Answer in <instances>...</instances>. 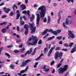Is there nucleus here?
I'll return each mask as SVG.
<instances>
[{
	"mask_svg": "<svg viewBox=\"0 0 76 76\" xmlns=\"http://www.w3.org/2000/svg\"><path fill=\"white\" fill-rule=\"evenodd\" d=\"M39 10H41L40 12V18H44L45 15V13H46V7H45L44 5H43L38 9Z\"/></svg>",
	"mask_w": 76,
	"mask_h": 76,
	"instance_id": "nucleus-1",
	"label": "nucleus"
},
{
	"mask_svg": "<svg viewBox=\"0 0 76 76\" xmlns=\"http://www.w3.org/2000/svg\"><path fill=\"white\" fill-rule=\"evenodd\" d=\"M68 65H64L63 68L60 67L58 69V72L60 74L64 73L65 72H66L67 69H68Z\"/></svg>",
	"mask_w": 76,
	"mask_h": 76,
	"instance_id": "nucleus-2",
	"label": "nucleus"
},
{
	"mask_svg": "<svg viewBox=\"0 0 76 76\" xmlns=\"http://www.w3.org/2000/svg\"><path fill=\"white\" fill-rule=\"evenodd\" d=\"M31 38L33 41H34L33 42V43H29L28 45H31L32 46H34V45H37V42L38 40L37 39V37L36 36H34V35H32L31 36Z\"/></svg>",
	"mask_w": 76,
	"mask_h": 76,
	"instance_id": "nucleus-3",
	"label": "nucleus"
},
{
	"mask_svg": "<svg viewBox=\"0 0 76 76\" xmlns=\"http://www.w3.org/2000/svg\"><path fill=\"white\" fill-rule=\"evenodd\" d=\"M63 52H61L59 53L58 51H57L55 53V56L54 58L56 60H57L59 57V59H61L62 58V56H63Z\"/></svg>",
	"mask_w": 76,
	"mask_h": 76,
	"instance_id": "nucleus-4",
	"label": "nucleus"
},
{
	"mask_svg": "<svg viewBox=\"0 0 76 76\" xmlns=\"http://www.w3.org/2000/svg\"><path fill=\"white\" fill-rule=\"evenodd\" d=\"M40 20V15L39 14H37L36 26L37 28H39V21Z\"/></svg>",
	"mask_w": 76,
	"mask_h": 76,
	"instance_id": "nucleus-5",
	"label": "nucleus"
},
{
	"mask_svg": "<svg viewBox=\"0 0 76 76\" xmlns=\"http://www.w3.org/2000/svg\"><path fill=\"white\" fill-rule=\"evenodd\" d=\"M31 61V60L30 59H27L25 61L23 62L22 63V64L20 65V67H26V66L27 64H28V63H29Z\"/></svg>",
	"mask_w": 76,
	"mask_h": 76,
	"instance_id": "nucleus-6",
	"label": "nucleus"
},
{
	"mask_svg": "<svg viewBox=\"0 0 76 76\" xmlns=\"http://www.w3.org/2000/svg\"><path fill=\"white\" fill-rule=\"evenodd\" d=\"M29 25L30 28V29L31 30V32H32V33H35L36 32V27H34V28L33 24L31 23H29Z\"/></svg>",
	"mask_w": 76,
	"mask_h": 76,
	"instance_id": "nucleus-7",
	"label": "nucleus"
},
{
	"mask_svg": "<svg viewBox=\"0 0 76 76\" xmlns=\"http://www.w3.org/2000/svg\"><path fill=\"white\" fill-rule=\"evenodd\" d=\"M28 24H25L24 26V29H26V30L25 32V35H26L28 33Z\"/></svg>",
	"mask_w": 76,
	"mask_h": 76,
	"instance_id": "nucleus-8",
	"label": "nucleus"
},
{
	"mask_svg": "<svg viewBox=\"0 0 76 76\" xmlns=\"http://www.w3.org/2000/svg\"><path fill=\"white\" fill-rule=\"evenodd\" d=\"M69 23V24H72L73 23V21L71 20H69L68 18H67L66 20L65 24L66 25H68Z\"/></svg>",
	"mask_w": 76,
	"mask_h": 76,
	"instance_id": "nucleus-9",
	"label": "nucleus"
},
{
	"mask_svg": "<svg viewBox=\"0 0 76 76\" xmlns=\"http://www.w3.org/2000/svg\"><path fill=\"white\" fill-rule=\"evenodd\" d=\"M55 47L56 46H54L53 47H52V48H51L48 54V57H50V55H51V54L52 52L53 51V50H54V49H55Z\"/></svg>",
	"mask_w": 76,
	"mask_h": 76,
	"instance_id": "nucleus-10",
	"label": "nucleus"
},
{
	"mask_svg": "<svg viewBox=\"0 0 76 76\" xmlns=\"http://www.w3.org/2000/svg\"><path fill=\"white\" fill-rule=\"evenodd\" d=\"M68 32H69L68 35L69 36H70L71 38H75V36H74V35L72 33V31L70 30H68Z\"/></svg>",
	"mask_w": 76,
	"mask_h": 76,
	"instance_id": "nucleus-11",
	"label": "nucleus"
},
{
	"mask_svg": "<svg viewBox=\"0 0 76 76\" xmlns=\"http://www.w3.org/2000/svg\"><path fill=\"white\" fill-rule=\"evenodd\" d=\"M4 12L6 13H9L10 11L11 10L7 8L6 7H4Z\"/></svg>",
	"mask_w": 76,
	"mask_h": 76,
	"instance_id": "nucleus-12",
	"label": "nucleus"
},
{
	"mask_svg": "<svg viewBox=\"0 0 76 76\" xmlns=\"http://www.w3.org/2000/svg\"><path fill=\"white\" fill-rule=\"evenodd\" d=\"M49 32H51V33H53L54 34V35H57L58 33L56 31H54L52 29H50L48 31Z\"/></svg>",
	"mask_w": 76,
	"mask_h": 76,
	"instance_id": "nucleus-13",
	"label": "nucleus"
},
{
	"mask_svg": "<svg viewBox=\"0 0 76 76\" xmlns=\"http://www.w3.org/2000/svg\"><path fill=\"white\" fill-rule=\"evenodd\" d=\"M49 30H48V29H45L44 32H42V35H45V34H47Z\"/></svg>",
	"mask_w": 76,
	"mask_h": 76,
	"instance_id": "nucleus-14",
	"label": "nucleus"
},
{
	"mask_svg": "<svg viewBox=\"0 0 76 76\" xmlns=\"http://www.w3.org/2000/svg\"><path fill=\"white\" fill-rule=\"evenodd\" d=\"M20 7L22 9V10H25L26 9V5L24 4H22L20 5Z\"/></svg>",
	"mask_w": 76,
	"mask_h": 76,
	"instance_id": "nucleus-15",
	"label": "nucleus"
},
{
	"mask_svg": "<svg viewBox=\"0 0 76 76\" xmlns=\"http://www.w3.org/2000/svg\"><path fill=\"white\" fill-rule=\"evenodd\" d=\"M25 72L24 70H22L20 72V73H18V75L19 76H21L22 75V73H24Z\"/></svg>",
	"mask_w": 76,
	"mask_h": 76,
	"instance_id": "nucleus-16",
	"label": "nucleus"
},
{
	"mask_svg": "<svg viewBox=\"0 0 76 76\" xmlns=\"http://www.w3.org/2000/svg\"><path fill=\"white\" fill-rule=\"evenodd\" d=\"M30 54H31V53L29 52V50H28L26 53H25V56H27V54H28V55H29Z\"/></svg>",
	"mask_w": 76,
	"mask_h": 76,
	"instance_id": "nucleus-17",
	"label": "nucleus"
},
{
	"mask_svg": "<svg viewBox=\"0 0 76 76\" xmlns=\"http://www.w3.org/2000/svg\"><path fill=\"white\" fill-rule=\"evenodd\" d=\"M10 68L12 69H15V66L12 64H11V65L10 66Z\"/></svg>",
	"mask_w": 76,
	"mask_h": 76,
	"instance_id": "nucleus-18",
	"label": "nucleus"
},
{
	"mask_svg": "<svg viewBox=\"0 0 76 76\" xmlns=\"http://www.w3.org/2000/svg\"><path fill=\"white\" fill-rule=\"evenodd\" d=\"M37 50V48H36L34 50V52L31 53V55L33 56L35 54V52H36V50Z\"/></svg>",
	"mask_w": 76,
	"mask_h": 76,
	"instance_id": "nucleus-19",
	"label": "nucleus"
},
{
	"mask_svg": "<svg viewBox=\"0 0 76 76\" xmlns=\"http://www.w3.org/2000/svg\"><path fill=\"white\" fill-rule=\"evenodd\" d=\"M76 48H73L71 51V53H74V52H75V51H76Z\"/></svg>",
	"mask_w": 76,
	"mask_h": 76,
	"instance_id": "nucleus-20",
	"label": "nucleus"
},
{
	"mask_svg": "<svg viewBox=\"0 0 76 76\" xmlns=\"http://www.w3.org/2000/svg\"><path fill=\"white\" fill-rule=\"evenodd\" d=\"M20 25L21 26H22V25L23 26L24 25V24H25V22L23 21H21L20 22Z\"/></svg>",
	"mask_w": 76,
	"mask_h": 76,
	"instance_id": "nucleus-21",
	"label": "nucleus"
},
{
	"mask_svg": "<svg viewBox=\"0 0 76 76\" xmlns=\"http://www.w3.org/2000/svg\"><path fill=\"white\" fill-rule=\"evenodd\" d=\"M20 14H17L16 19H17V20H18V19H19V17H20Z\"/></svg>",
	"mask_w": 76,
	"mask_h": 76,
	"instance_id": "nucleus-22",
	"label": "nucleus"
},
{
	"mask_svg": "<svg viewBox=\"0 0 76 76\" xmlns=\"http://www.w3.org/2000/svg\"><path fill=\"white\" fill-rule=\"evenodd\" d=\"M60 47H57L55 49L56 51H60Z\"/></svg>",
	"mask_w": 76,
	"mask_h": 76,
	"instance_id": "nucleus-23",
	"label": "nucleus"
},
{
	"mask_svg": "<svg viewBox=\"0 0 76 76\" xmlns=\"http://www.w3.org/2000/svg\"><path fill=\"white\" fill-rule=\"evenodd\" d=\"M73 44H74V43L73 42H71L70 43H69V47L70 48H71V47L73 46Z\"/></svg>",
	"mask_w": 76,
	"mask_h": 76,
	"instance_id": "nucleus-24",
	"label": "nucleus"
},
{
	"mask_svg": "<svg viewBox=\"0 0 76 76\" xmlns=\"http://www.w3.org/2000/svg\"><path fill=\"white\" fill-rule=\"evenodd\" d=\"M38 62H36L35 63V65L34 66V68H37V65H38Z\"/></svg>",
	"mask_w": 76,
	"mask_h": 76,
	"instance_id": "nucleus-25",
	"label": "nucleus"
},
{
	"mask_svg": "<svg viewBox=\"0 0 76 76\" xmlns=\"http://www.w3.org/2000/svg\"><path fill=\"white\" fill-rule=\"evenodd\" d=\"M1 31L2 33H5L6 32V29H3L1 30Z\"/></svg>",
	"mask_w": 76,
	"mask_h": 76,
	"instance_id": "nucleus-26",
	"label": "nucleus"
},
{
	"mask_svg": "<svg viewBox=\"0 0 76 76\" xmlns=\"http://www.w3.org/2000/svg\"><path fill=\"white\" fill-rule=\"evenodd\" d=\"M63 26L64 28H65V29H67V27L66 26V25H65V23H64V22L63 23Z\"/></svg>",
	"mask_w": 76,
	"mask_h": 76,
	"instance_id": "nucleus-27",
	"label": "nucleus"
},
{
	"mask_svg": "<svg viewBox=\"0 0 76 76\" xmlns=\"http://www.w3.org/2000/svg\"><path fill=\"white\" fill-rule=\"evenodd\" d=\"M25 48H23V49L21 50V53H23V52L25 51Z\"/></svg>",
	"mask_w": 76,
	"mask_h": 76,
	"instance_id": "nucleus-28",
	"label": "nucleus"
},
{
	"mask_svg": "<svg viewBox=\"0 0 76 76\" xmlns=\"http://www.w3.org/2000/svg\"><path fill=\"white\" fill-rule=\"evenodd\" d=\"M14 52L15 53H19V51L18 50H15L14 51Z\"/></svg>",
	"mask_w": 76,
	"mask_h": 76,
	"instance_id": "nucleus-29",
	"label": "nucleus"
},
{
	"mask_svg": "<svg viewBox=\"0 0 76 76\" xmlns=\"http://www.w3.org/2000/svg\"><path fill=\"white\" fill-rule=\"evenodd\" d=\"M64 45L66 47H69V44H67V43L64 44Z\"/></svg>",
	"mask_w": 76,
	"mask_h": 76,
	"instance_id": "nucleus-30",
	"label": "nucleus"
},
{
	"mask_svg": "<svg viewBox=\"0 0 76 76\" xmlns=\"http://www.w3.org/2000/svg\"><path fill=\"white\" fill-rule=\"evenodd\" d=\"M61 36H58L56 37V39H59V40H60L61 39Z\"/></svg>",
	"mask_w": 76,
	"mask_h": 76,
	"instance_id": "nucleus-31",
	"label": "nucleus"
},
{
	"mask_svg": "<svg viewBox=\"0 0 76 76\" xmlns=\"http://www.w3.org/2000/svg\"><path fill=\"white\" fill-rule=\"evenodd\" d=\"M3 49V47H2L0 48V54H1V52H2V50Z\"/></svg>",
	"mask_w": 76,
	"mask_h": 76,
	"instance_id": "nucleus-32",
	"label": "nucleus"
},
{
	"mask_svg": "<svg viewBox=\"0 0 76 76\" xmlns=\"http://www.w3.org/2000/svg\"><path fill=\"white\" fill-rule=\"evenodd\" d=\"M61 63H59L58 64V65L57 66V68H59L61 66Z\"/></svg>",
	"mask_w": 76,
	"mask_h": 76,
	"instance_id": "nucleus-33",
	"label": "nucleus"
},
{
	"mask_svg": "<svg viewBox=\"0 0 76 76\" xmlns=\"http://www.w3.org/2000/svg\"><path fill=\"white\" fill-rule=\"evenodd\" d=\"M56 32H57V33H61V30L58 29L56 31Z\"/></svg>",
	"mask_w": 76,
	"mask_h": 76,
	"instance_id": "nucleus-34",
	"label": "nucleus"
},
{
	"mask_svg": "<svg viewBox=\"0 0 76 76\" xmlns=\"http://www.w3.org/2000/svg\"><path fill=\"white\" fill-rule=\"evenodd\" d=\"M13 6H12V9H13V10H14V11H15V7L16 6V4H13Z\"/></svg>",
	"mask_w": 76,
	"mask_h": 76,
	"instance_id": "nucleus-35",
	"label": "nucleus"
},
{
	"mask_svg": "<svg viewBox=\"0 0 76 76\" xmlns=\"http://www.w3.org/2000/svg\"><path fill=\"white\" fill-rule=\"evenodd\" d=\"M67 1L68 3H70V1H71L72 3H73L74 2V1L73 0H66Z\"/></svg>",
	"mask_w": 76,
	"mask_h": 76,
	"instance_id": "nucleus-36",
	"label": "nucleus"
},
{
	"mask_svg": "<svg viewBox=\"0 0 76 76\" xmlns=\"http://www.w3.org/2000/svg\"><path fill=\"white\" fill-rule=\"evenodd\" d=\"M48 51V48H45L44 49V53H46V51Z\"/></svg>",
	"mask_w": 76,
	"mask_h": 76,
	"instance_id": "nucleus-37",
	"label": "nucleus"
},
{
	"mask_svg": "<svg viewBox=\"0 0 76 76\" xmlns=\"http://www.w3.org/2000/svg\"><path fill=\"white\" fill-rule=\"evenodd\" d=\"M55 63V61H53L52 62H51L50 65L51 66H53L54 64Z\"/></svg>",
	"mask_w": 76,
	"mask_h": 76,
	"instance_id": "nucleus-38",
	"label": "nucleus"
},
{
	"mask_svg": "<svg viewBox=\"0 0 76 76\" xmlns=\"http://www.w3.org/2000/svg\"><path fill=\"white\" fill-rule=\"evenodd\" d=\"M46 22H47V18H46V17H45L43 20V22H44V23H45Z\"/></svg>",
	"mask_w": 76,
	"mask_h": 76,
	"instance_id": "nucleus-39",
	"label": "nucleus"
},
{
	"mask_svg": "<svg viewBox=\"0 0 76 76\" xmlns=\"http://www.w3.org/2000/svg\"><path fill=\"white\" fill-rule=\"evenodd\" d=\"M39 44H42V40L40 39L38 42Z\"/></svg>",
	"mask_w": 76,
	"mask_h": 76,
	"instance_id": "nucleus-40",
	"label": "nucleus"
},
{
	"mask_svg": "<svg viewBox=\"0 0 76 76\" xmlns=\"http://www.w3.org/2000/svg\"><path fill=\"white\" fill-rule=\"evenodd\" d=\"M60 19H61V18H58V19L57 20V22L58 23H60Z\"/></svg>",
	"mask_w": 76,
	"mask_h": 76,
	"instance_id": "nucleus-41",
	"label": "nucleus"
},
{
	"mask_svg": "<svg viewBox=\"0 0 76 76\" xmlns=\"http://www.w3.org/2000/svg\"><path fill=\"white\" fill-rule=\"evenodd\" d=\"M62 51H67V49H63L62 50Z\"/></svg>",
	"mask_w": 76,
	"mask_h": 76,
	"instance_id": "nucleus-42",
	"label": "nucleus"
},
{
	"mask_svg": "<svg viewBox=\"0 0 76 76\" xmlns=\"http://www.w3.org/2000/svg\"><path fill=\"white\" fill-rule=\"evenodd\" d=\"M9 15L10 16H12L13 15V11H11V13H10Z\"/></svg>",
	"mask_w": 76,
	"mask_h": 76,
	"instance_id": "nucleus-43",
	"label": "nucleus"
},
{
	"mask_svg": "<svg viewBox=\"0 0 76 76\" xmlns=\"http://www.w3.org/2000/svg\"><path fill=\"white\" fill-rule=\"evenodd\" d=\"M52 39H53V38L51 37L48 39L47 40V41H51V40H52Z\"/></svg>",
	"mask_w": 76,
	"mask_h": 76,
	"instance_id": "nucleus-44",
	"label": "nucleus"
},
{
	"mask_svg": "<svg viewBox=\"0 0 76 76\" xmlns=\"http://www.w3.org/2000/svg\"><path fill=\"white\" fill-rule=\"evenodd\" d=\"M26 13H27V12L26 10H24L22 12V13L23 14H26Z\"/></svg>",
	"mask_w": 76,
	"mask_h": 76,
	"instance_id": "nucleus-45",
	"label": "nucleus"
},
{
	"mask_svg": "<svg viewBox=\"0 0 76 76\" xmlns=\"http://www.w3.org/2000/svg\"><path fill=\"white\" fill-rule=\"evenodd\" d=\"M58 18H61V15H60V12L58 13Z\"/></svg>",
	"mask_w": 76,
	"mask_h": 76,
	"instance_id": "nucleus-46",
	"label": "nucleus"
},
{
	"mask_svg": "<svg viewBox=\"0 0 76 76\" xmlns=\"http://www.w3.org/2000/svg\"><path fill=\"white\" fill-rule=\"evenodd\" d=\"M31 18L32 19H34V18H35V15L34 14H32V16H31Z\"/></svg>",
	"mask_w": 76,
	"mask_h": 76,
	"instance_id": "nucleus-47",
	"label": "nucleus"
},
{
	"mask_svg": "<svg viewBox=\"0 0 76 76\" xmlns=\"http://www.w3.org/2000/svg\"><path fill=\"white\" fill-rule=\"evenodd\" d=\"M6 18V15H3L2 16V18Z\"/></svg>",
	"mask_w": 76,
	"mask_h": 76,
	"instance_id": "nucleus-48",
	"label": "nucleus"
},
{
	"mask_svg": "<svg viewBox=\"0 0 76 76\" xmlns=\"http://www.w3.org/2000/svg\"><path fill=\"white\" fill-rule=\"evenodd\" d=\"M23 19H24L25 20H26V16H25V15H23Z\"/></svg>",
	"mask_w": 76,
	"mask_h": 76,
	"instance_id": "nucleus-49",
	"label": "nucleus"
},
{
	"mask_svg": "<svg viewBox=\"0 0 76 76\" xmlns=\"http://www.w3.org/2000/svg\"><path fill=\"white\" fill-rule=\"evenodd\" d=\"M40 57H40L39 56V57L37 58V59H35V60H36V61L39 60V59H40Z\"/></svg>",
	"mask_w": 76,
	"mask_h": 76,
	"instance_id": "nucleus-50",
	"label": "nucleus"
},
{
	"mask_svg": "<svg viewBox=\"0 0 76 76\" xmlns=\"http://www.w3.org/2000/svg\"><path fill=\"white\" fill-rule=\"evenodd\" d=\"M13 47V45H11L9 46H7V48H10L11 47Z\"/></svg>",
	"mask_w": 76,
	"mask_h": 76,
	"instance_id": "nucleus-51",
	"label": "nucleus"
},
{
	"mask_svg": "<svg viewBox=\"0 0 76 76\" xmlns=\"http://www.w3.org/2000/svg\"><path fill=\"white\" fill-rule=\"evenodd\" d=\"M29 13H30V11H29V10H28L27 12V14L28 15H29Z\"/></svg>",
	"mask_w": 76,
	"mask_h": 76,
	"instance_id": "nucleus-52",
	"label": "nucleus"
},
{
	"mask_svg": "<svg viewBox=\"0 0 76 76\" xmlns=\"http://www.w3.org/2000/svg\"><path fill=\"white\" fill-rule=\"evenodd\" d=\"M17 29L18 32H19V26H18L17 27Z\"/></svg>",
	"mask_w": 76,
	"mask_h": 76,
	"instance_id": "nucleus-53",
	"label": "nucleus"
},
{
	"mask_svg": "<svg viewBox=\"0 0 76 76\" xmlns=\"http://www.w3.org/2000/svg\"><path fill=\"white\" fill-rule=\"evenodd\" d=\"M50 70V69H47L46 68L45 70V72H48L49 71V70Z\"/></svg>",
	"mask_w": 76,
	"mask_h": 76,
	"instance_id": "nucleus-54",
	"label": "nucleus"
},
{
	"mask_svg": "<svg viewBox=\"0 0 76 76\" xmlns=\"http://www.w3.org/2000/svg\"><path fill=\"white\" fill-rule=\"evenodd\" d=\"M4 3L3 2H2L0 4V6H3V5H4Z\"/></svg>",
	"mask_w": 76,
	"mask_h": 76,
	"instance_id": "nucleus-55",
	"label": "nucleus"
},
{
	"mask_svg": "<svg viewBox=\"0 0 76 76\" xmlns=\"http://www.w3.org/2000/svg\"><path fill=\"white\" fill-rule=\"evenodd\" d=\"M59 44L62 45L63 44V42L61 41H60L59 42Z\"/></svg>",
	"mask_w": 76,
	"mask_h": 76,
	"instance_id": "nucleus-56",
	"label": "nucleus"
},
{
	"mask_svg": "<svg viewBox=\"0 0 76 76\" xmlns=\"http://www.w3.org/2000/svg\"><path fill=\"white\" fill-rule=\"evenodd\" d=\"M21 42V40H17L16 42L17 43H18V42Z\"/></svg>",
	"mask_w": 76,
	"mask_h": 76,
	"instance_id": "nucleus-57",
	"label": "nucleus"
},
{
	"mask_svg": "<svg viewBox=\"0 0 76 76\" xmlns=\"http://www.w3.org/2000/svg\"><path fill=\"white\" fill-rule=\"evenodd\" d=\"M16 13L17 14H20V13H19V10H18L17 11Z\"/></svg>",
	"mask_w": 76,
	"mask_h": 76,
	"instance_id": "nucleus-58",
	"label": "nucleus"
},
{
	"mask_svg": "<svg viewBox=\"0 0 76 76\" xmlns=\"http://www.w3.org/2000/svg\"><path fill=\"white\" fill-rule=\"evenodd\" d=\"M48 20H49V21H50L51 20V19H50V17L49 16L48 17Z\"/></svg>",
	"mask_w": 76,
	"mask_h": 76,
	"instance_id": "nucleus-59",
	"label": "nucleus"
},
{
	"mask_svg": "<svg viewBox=\"0 0 76 76\" xmlns=\"http://www.w3.org/2000/svg\"><path fill=\"white\" fill-rule=\"evenodd\" d=\"M30 53H31L32 52V48H31L30 50Z\"/></svg>",
	"mask_w": 76,
	"mask_h": 76,
	"instance_id": "nucleus-60",
	"label": "nucleus"
},
{
	"mask_svg": "<svg viewBox=\"0 0 76 76\" xmlns=\"http://www.w3.org/2000/svg\"><path fill=\"white\" fill-rule=\"evenodd\" d=\"M24 56H25L23 54L20 55V57H24Z\"/></svg>",
	"mask_w": 76,
	"mask_h": 76,
	"instance_id": "nucleus-61",
	"label": "nucleus"
},
{
	"mask_svg": "<svg viewBox=\"0 0 76 76\" xmlns=\"http://www.w3.org/2000/svg\"><path fill=\"white\" fill-rule=\"evenodd\" d=\"M30 20L31 22H32L34 19L32 18H30Z\"/></svg>",
	"mask_w": 76,
	"mask_h": 76,
	"instance_id": "nucleus-62",
	"label": "nucleus"
},
{
	"mask_svg": "<svg viewBox=\"0 0 76 76\" xmlns=\"http://www.w3.org/2000/svg\"><path fill=\"white\" fill-rule=\"evenodd\" d=\"M55 69H53L52 73H55Z\"/></svg>",
	"mask_w": 76,
	"mask_h": 76,
	"instance_id": "nucleus-63",
	"label": "nucleus"
},
{
	"mask_svg": "<svg viewBox=\"0 0 76 76\" xmlns=\"http://www.w3.org/2000/svg\"><path fill=\"white\" fill-rule=\"evenodd\" d=\"M27 75H26V74H24L23 75H20V76H26Z\"/></svg>",
	"mask_w": 76,
	"mask_h": 76,
	"instance_id": "nucleus-64",
	"label": "nucleus"
}]
</instances>
